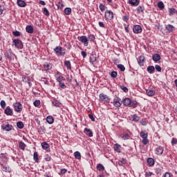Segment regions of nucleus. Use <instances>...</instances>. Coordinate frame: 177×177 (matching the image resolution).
Instances as JSON below:
<instances>
[{"instance_id":"f257e3e1","label":"nucleus","mask_w":177,"mask_h":177,"mask_svg":"<svg viewBox=\"0 0 177 177\" xmlns=\"http://www.w3.org/2000/svg\"><path fill=\"white\" fill-rule=\"evenodd\" d=\"M57 56H64L66 55V49L63 50V48L60 46H57L53 49Z\"/></svg>"},{"instance_id":"f03ea898","label":"nucleus","mask_w":177,"mask_h":177,"mask_svg":"<svg viewBox=\"0 0 177 177\" xmlns=\"http://www.w3.org/2000/svg\"><path fill=\"white\" fill-rule=\"evenodd\" d=\"M2 131H6V132H10L13 129V125L9 124L8 122H4L1 124Z\"/></svg>"},{"instance_id":"7ed1b4c3","label":"nucleus","mask_w":177,"mask_h":177,"mask_svg":"<svg viewBox=\"0 0 177 177\" xmlns=\"http://www.w3.org/2000/svg\"><path fill=\"white\" fill-rule=\"evenodd\" d=\"M12 106L14 107L15 111L17 113H21V111H23V104H21L20 102L14 103Z\"/></svg>"},{"instance_id":"20e7f679","label":"nucleus","mask_w":177,"mask_h":177,"mask_svg":"<svg viewBox=\"0 0 177 177\" xmlns=\"http://www.w3.org/2000/svg\"><path fill=\"white\" fill-rule=\"evenodd\" d=\"M0 165L1 167V170L3 171V172H8L9 174L12 172V169H10V167H9L6 162H0Z\"/></svg>"},{"instance_id":"39448f33","label":"nucleus","mask_w":177,"mask_h":177,"mask_svg":"<svg viewBox=\"0 0 177 177\" xmlns=\"http://www.w3.org/2000/svg\"><path fill=\"white\" fill-rule=\"evenodd\" d=\"M99 97L100 102H104V103H110V101L111 100V98L104 93H100Z\"/></svg>"},{"instance_id":"423d86ee","label":"nucleus","mask_w":177,"mask_h":177,"mask_svg":"<svg viewBox=\"0 0 177 177\" xmlns=\"http://www.w3.org/2000/svg\"><path fill=\"white\" fill-rule=\"evenodd\" d=\"M77 39L82 42V44H84V46H88V45H89V39L86 36H78Z\"/></svg>"},{"instance_id":"0eeeda50","label":"nucleus","mask_w":177,"mask_h":177,"mask_svg":"<svg viewBox=\"0 0 177 177\" xmlns=\"http://www.w3.org/2000/svg\"><path fill=\"white\" fill-rule=\"evenodd\" d=\"M105 20H113L114 19V12L113 11L106 10L104 13Z\"/></svg>"},{"instance_id":"6e6552de","label":"nucleus","mask_w":177,"mask_h":177,"mask_svg":"<svg viewBox=\"0 0 177 177\" xmlns=\"http://www.w3.org/2000/svg\"><path fill=\"white\" fill-rule=\"evenodd\" d=\"M12 42L15 44V48H17V49H23V41H21V40L15 39Z\"/></svg>"},{"instance_id":"1a4fd4ad","label":"nucleus","mask_w":177,"mask_h":177,"mask_svg":"<svg viewBox=\"0 0 177 177\" xmlns=\"http://www.w3.org/2000/svg\"><path fill=\"white\" fill-rule=\"evenodd\" d=\"M133 31L134 34H140L142 31V26L140 25H134L133 26Z\"/></svg>"},{"instance_id":"9d476101","label":"nucleus","mask_w":177,"mask_h":177,"mask_svg":"<svg viewBox=\"0 0 177 177\" xmlns=\"http://www.w3.org/2000/svg\"><path fill=\"white\" fill-rule=\"evenodd\" d=\"M43 66L45 71H47V73H49V74H50V71H52L53 67L52 64L46 62Z\"/></svg>"},{"instance_id":"9b49d317","label":"nucleus","mask_w":177,"mask_h":177,"mask_svg":"<svg viewBox=\"0 0 177 177\" xmlns=\"http://www.w3.org/2000/svg\"><path fill=\"white\" fill-rule=\"evenodd\" d=\"M122 104V101H121V98H120L119 97L113 100V106L115 107H121Z\"/></svg>"},{"instance_id":"f8f14e48","label":"nucleus","mask_w":177,"mask_h":177,"mask_svg":"<svg viewBox=\"0 0 177 177\" xmlns=\"http://www.w3.org/2000/svg\"><path fill=\"white\" fill-rule=\"evenodd\" d=\"M4 114H6V115H13V109L8 106L4 110Z\"/></svg>"},{"instance_id":"ddd939ff","label":"nucleus","mask_w":177,"mask_h":177,"mask_svg":"<svg viewBox=\"0 0 177 177\" xmlns=\"http://www.w3.org/2000/svg\"><path fill=\"white\" fill-rule=\"evenodd\" d=\"M131 98L129 97H125L124 99L122 100V103L126 106V107H129L131 103Z\"/></svg>"},{"instance_id":"4468645a","label":"nucleus","mask_w":177,"mask_h":177,"mask_svg":"<svg viewBox=\"0 0 177 177\" xmlns=\"http://www.w3.org/2000/svg\"><path fill=\"white\" fill-rule=\"evenodd\" d=\"M165 30L167 32H173V31H175V26L171 24H167L165 26Z\"/></svg>"},{"instance_id":"2eb2a0df","label":"nucleus","mask_w":177,"mask_h":177,"mask_svg":"<svg viewBox=\"0 0 177 177\" xmlns=\"http://www.w3.org/2000/svg\"><path fill=\"white\" fill-rule=\"evenodd\" d=\"M84 133H85L86 136H89V138H92V136H93V132L92 130H91V129L85 128Z\"/></svg>"},{"instance_id":"dca6fc26","label":"nucleus","mask_w":177,"mask_h":177,"mask_svg":"<svg viewBox=\"0 0 177 177\" xmlns=\"http://www.w3.org/2000/svg\"><path fill=\"white\" fill-rule=\"evenodd\" d=\"M12 49H9L6 50L4 53V56H6V57H7L8 60H12Z\"/></svg>"},{"instance_id":"f3484780","label":"nucleus","mask_w":177,"mask_h":177,"mask_svg":"<svg viewBox=\"0 0 177 177\" xmlns=\"http://www.w3.org/2000/svg\"><path fill=\"white\" fill-rule=\"evenodd\" d=\"M17 4L19 8H26L27 6V3L23 0H17Z\"/></svg>"},{"instance_id":"a211bd4d","label":"nucleus","mask_w":177,"mask_h":177,"mask_svg":"<svg viewBox=\"0 0 177 177\" xmlns=\"http://www.w3.org/2000/svg\"><path fill=\"white\" fill-rule=\"evenodd\" d=\"M156 153L158 154V156H161L162 153H164V147L162 146H159L156 149Z\"/></svg>"},{"instance_id":"6ab92c4d","label":"nucleus","mask_w":177,"mask_h":177,"mask_svg":"<svg viewBox=\"0 0 177 177\" xmlns=\"http://www.w3.org/2000/svg\"><path fill=\"white\" fill-rule=\"evenodd\" d=\"M138 63L139 66H145V56L140 55L138 59Z\"/></svg>"},{"instance_id":"aec40b11","label":"nucleus","mask_w":177,"mask_h":177,"mask_svg":"<svg viewBox=\"0 0 177 177\" xmlns=\"http://www.w3.org/2000/svg\"><path fill=\"white\" fill-rule=\"evenodd\" d=\"M26 147H27V145H26L24 142L23 141L19 142V149H20V150H23V151H24V150H26Z\"/></svg>"},{"instance_id":"412c9836","label":"nucleus","mask_w":177,"mask_h":177,"mask_svg":"<svg viewBox=\"0 0 177 177\" xmlns=\"http://www.w3.org/2000/svg\"><path fill=\"white\" fill-rule=\"evenodd\" d=\"M26 31L28 32V34H32L34 32V27H32L31 25H28L26 28Z\"/></svg>"},{"instance_id":"4be33fe9","label":"nucleus","mask_w":177,"mask_h":177,"mask_svg":"<svg viewBox=\"0 0 177 177\" xmlns=\"http://www.w3.org/2000/svg\"><path fill=\"white\" fill-rule=\"evenodd\" d=\"M46 131V129H45V127L44 126H40L37 129V132L38 133H39V135H44V133H45Z\"/></svg>"},{"instance_id":"5701e85b","label":"nucleus","mask_w":177,"mask_h":177,"mask_svg":"<svg viewBox=\"0 0 177 177\" xmlns=\"http://www.w3.org/2000/svg\"><path fill=\"white\" fill-rule=\"evenodd\" d=\"M152 59L155 63H157V62H160V60H161V56H160L159 54H154L152 56Z\"/></svg>"},{"instance_id":"b1692460","label":"nucleus","mask_w":177,"mask_h":177,"mask_svg":"<svg viewBox=\"0 0 177 177\" xmlns=\"http://www.w3.org/2000/svg\"><path fill=\"white\" fill-rule=\"evenodd\" d=\"M46 122H48V124H52L55 122V118H53V116L52 115H48L46 118Z\"/></svg>"},{"instance_id":"393cba45","label":"nucleus","mask_w":177,"mask_h":177,"mask_svg":"<svg viewBox=\"0 0 177 177\" xmlns=\"http://www.w3.org/2000/svg\"><path fill=\"white\" fill-rule=\"evenodd\" d=\"M147 71H148L149 74H154L156 72V68H154L153 66H149L147 68Z\"/></svg>"},{"instance_id":"a878e982","label":"nucleus","mask_w":177,"mask_h":177,"mask_svg":"<svg viewBox=\"0 0 177 177\" xmlns=\"http://www.w3.org/2000/svg\"><path fill=\"white\" fill-rule=\"evenodd\" d=\"M146 93L147 96H154L156 95V91L149 88L146 90Z\"/></svg>"},{"instance_id":"bb28decb","label":"nucleus","mask_w":177,"mask_h":177,"mask_svg":"<svg viewBox=\"0 0 177 177\" xmlns=\"http://www.w3.org/2000/svg\"><path fill=\"white\" fill-rule=\"evenodd\" d=\"M113 149L115 151H117V153H121V145L119 144H115L113 146Z\"/></svg>"},{"instance_id":"cd10ccee","label":"nucleus","mask_w":177,"mask_h":177,"mask_svg":"<svg viewBox=\"0 0 177 177\" xmlns=\"http://www.w3.org/2000/svg\"><path fill=\"white\" fill-rule=\"evenodd\" d=\"M96 168L97 171H100V172H103V171L105 169L104 166L102 165V163L97 164Z\"/></svg>"},{"instance_id":"c85d7f7f","label":"nucleus","mask_w":177,"mask_h":177,"mask_svg":"<svg viewBox=\"0 0 177 177\" xmlns=\"http://www.w3.org/2000/svg\"><path fill=\"white\" fill-rule=\"evenodd\" d=\"M169 16H173V15H177V10L174 8H169Z\"/></svg>"},{"instance_id":"c756f323","label":"nucleus","mask_w":177,"mask_h":177,"mask_svg":"<svg viewBox=\"0 0 177 177\" xmlns=\"http://www.w3.org/2000/svg\"><path fill=\"white\" fill-rule=\"evenodd\" d=\"M147 164H148L149 167L154 166V159L152 158H147Z\"/></svg>"},{"instance_id":"7c9ffc66","label":"nucleus","mask_w":177,"mask_h":177,"mask_svg":"<svg viewBox=\"0 0 177 177\" xmlns=\"http://www.w3.org/2000/svg\"><path fill=\"white\" fill-rule=\"evenodd\" d=\"M140 136L142 138V139H146L147 138L149 137V133L146 131H142L140 132Z\"/></svg>"},{"instance_id":"2f4dec72","label":"nucleus","mask_w":177,"mask_h":177,"mask_svg":"<svg viewBox=\"0 0 177 177\" xmlns=\"http://www.w3.org/2000/svg\"><path fill=\"white\" fill-rule=\"evenodd\" d=\"M56 80H57V82H59V84H60L62 82H64V81H66V78H64V77H63V75H62L57 77Z\"/></svg>"},{"instance_id":"473e14b6","label":"nucleus","mask_w":177,"mask_h":177,"mask_svg":"<svg viewBox=\"0 0 177 177\" xmlns=\"http://www.w3.org/2000/svg\"><path fill=\"white\" fill-rule=\"evenodd\" d=\"M33 160L35 162H39V158H38V152L35 151L33 153Z\"/></svg>"},{"instance_id":"72a5a7b5","label":"nucleus","mask_w":177,"mask_h":177,"mask_svg":"<svg viewBox=\"0 0 177 177\" xmlns=\"http://www.w3.org/2000/svg\"><path fill=\"white\" fill-rule=\"evenodd\" d=\"M129 3L132 5V6H138V5H139V1H138V0H129Z\"/></svg>"},{"instance_id":"f704fd0d","label":"nucleus","mask_w":177,"mask_h":177,"mask_svg":"<svg viewBox=\"0 0 177 177\" xmlns=\"http://www.w3.org/2000/svg\"><path fill=\"white\" fill-rule=\"evenodd\" d=\"M41 147L44 150H48L49 149V144L46 142H41Z\"/></svg>"},{"instance_id":"c9c22d12","label":"nucleus","mask_w":177,"mask_h":177,"mask_svg":"<svg viewBox=\"0 0 177 177\" xmlns=\"http://www.w3.org/2000/svg\"><path fill=\"white\" fill-rule=\"evenodd\" d=\"M64 66L66 67L67 70H71V62L70 61H65Z\"/></svg>"},{"instance_id":"e433bc0d","label":"nucleus","mask_w":177,"mask_h":177,"mask_svg":"<svg viewBox=\"0 0 177 177\" xmlns=\"http://www.w3.org/2000/svg\"><path fill=\"white\" fill-rule=\"evenodd\" d=\"M75 158L76 160H81V153L80 151H77L74 153Z\"/></svg>"},{"instance_id":"4c0bfd02","label":"nucleus","mask_w":177,"mask_h":177,"mask_svg":"<svg viewBox=\"0 0 177 177\" xmlns=\"http://www.w3.org/2000/svg\"><path fill=\"white\" fill-rule=\"evenodd\" d=\"M129 107H132L133 109H136V107H138V102L136 101H131V103Z\"/></svg>"},{"instance_id":"58836bf2","label":"nucleus","mask_w":177,"mask_h":177,"mask_svg":"<svg viewBox=\"0 0 177 177\" xmlns=\"http://www.w3.org/2000/svg\"><path fill=\"white\" fill-rule=\"evenodd\" d=\"M64 12L67 16H70V15H71V9L70 8H66Z\"/></svg>"},{"instance_id":"ea45409f","label":"nucleus","mask_w":177,"mask_h":177,"mask_svg":"<svg viewBox=\"0 0 177 177\" xmlns=\"http://www.w3.org/2000/svg\"><path fill=\"white\" fill-rule=\"evenodd\" d=\"M137 11L138 12V13H143V12H145V7L142 6H139L138 7H137Z\"/></svg>"},{"instance_id":"a19ab883","label":"nucleus","mask_w":177,"mask_h":177,"mask_svg":"<svg viewBox=\"0 0 177 177\" xmlns=\"http://www.w3.org/2000/svg\"><path fill=\"white\" fill-rule=\"evenodd\" d=\"M17 127L19 129H23L24 128V124L23 123V122H17Z\"/></svg>"},{"instance_id":"79ce46f5","label":"nucleus","mask_w":177,"mask_h":177,"mask_svg":"<svg viewBox=\"0 0 177 177\" xmlns=\"http://www.w3.org/2000/svg\"><path fill=\"white\" fill-rule=\"evenodd\" d=\"M118 164L120 165V167H122L124 164H127V160H125V158H122L118 161Z\"/></svg>"},{"instance_id":"37998d69","label":"nucleus","mask_w":177,"mask_h":177,"mask_svg":"<svg viewBox=\"0 0 177 177\" xmlns=\"http://www.w3.org/2000/svg\"><path fill=\"white\" fill-rule=\"evenodd\" d=\"M121 138L124 140H127L129 139V138H131V136H129V134H128V133H124L121 136Z\"/></svg>"},{"instance_id":"c03bdc74","label":"nucleus","mask_w":177,"mask_h":177,"mask_svg":"<svg viewBox=\"0 0 177 177\" xmlns=\"http://www.w3.org/2000/svg\"><path fill=\"white\" fill-rule=\"evenodd\" d=\"M158 8H159V9H164V8H165V6H164V3L162 1H159L158 3Z\"/></svg>"},{"instance_id":"a18cd8bd","label":"nucleus","mask_w":177,"mask_h":177,"mask_svg":"<svg viewBox=\"0 0 177 177\" xmlns=\"http://www.w3.org/2000/svg\"><path fill=\"white\" fill-rule=\"evenodd\" d=\"M87 38L88 41H91V42H92V41H95L96 39L94 35H88Z\"/></svg>"},{"instance_id":"49530a36","label":"nucleus","mask_w":177,"mask_h":177,"mask_svg":"<svg viewBox=\"0 0 177 177\" xmlns=\"http://www.w3.org/2000/svg\"><path fill=\"white\" fill-rule=\"evenodd\" d=\"M43 12H44V15H45V16H46L47 17H49L50 14H49V10H48V8H44Z\"/></svg>"},{"instance_id":"de8ad7c7","label":"nucleus","mask_w":177,"mask_h":177,"mask_svg":"<svg viewBox=\"0 0 177 177\" xmlns=\"http://www.w3.org/2000/svg\"><path fill=\"white\" fill-rule=\"evenodd\" d=\"M33 104L35 107H39L41 105V101L39 100H37L33 102Z\"/></svg>"},{"instance_id":"09e8293b","label":"nucleus","mask_w":177,"mask_h":177,"mask_svg":"<svg viewBox=\"0 0 177 177\" xmlns=\"http://www.w3.org/2000/svg\"><path fill=\"white\" fill-rule=\"evenodd\" d=\"M118 68H119V70H120V71H125V66H124V65L122 64H118L117 65Z\"/></svg>"},{"instance_id":"8fccbe9b","label":"nucleus","mask_w":177,"mask_h":177,"mask_svg":"<svg viewBox=\"0 0 177 177\" xmlns=\"http://www.w3.org/2000/svg\"><path fill=\"white\" fill-rule=\"evenodd\" d=\"M67 174V169H61L59 172V175H64Z\"/></svg>"},{"instance_id":"3c124183","label":"nucleus","mask_w":177,"mask_h":177,"mask_svg":"<svg viewBox=\"0 0 177 177\" xmlns=\"http://www.w3.org/2000/svg\"><path fill=\"white\" fill-rule=\"evenodd\" d=\"M120 89H122V91H123V92H125V93H127V92L129 91L127 88V87L124 85H120Z\"/></svg>"},{"instance_id":"603ef678","label":"nucleus","mask_w":177,"mask_h":177,"mask_svg":"<svg viewBox=\"0 0 177 177\" xmlns=\"http://www.w3.org/2000/svg\"><path fill=\"white\" fill-rule=\"evenodd\" d=\"M139 120H140V117L138 116L137 115H133V121H134V122H139Z\"/></svg>"},{"instance_id":"864d4df0","label":"nucleus","mask_w":177,"mask_h":177,"mask_svg":"<svg viewBox=\"0 0 177 177\" xmlns=\"http://www.w3.org/2000/svg\"><path fill=\"white\" fill-rule=\"evenodd\" d=\"M106 8L107 7H106V6H104L103 3H101L99 6V8L100 9L101 12H104V10H106Z\"/></svg>"},{"instance_id":"5fc2aeb1","label":"nucleus","mask_w":177,"mask_h":177,"mask_svg":"<svg viewBox=\"0 0 177 177\" xmlns=\"http://www.w3.org/2000/svg\"><path fill=\"white\" fill-rule=\"evenodd\" d=\"M0 106L1 109H5V108L6 107V102H5V100H1L0 102Z\"/></svg>"},{"instance_id":"6e6d98bb","label":"nucleus","mask_w":177,"mask_h":177,"mask_svg":"<svg viewBox=\"0 0 177 177\" xmlns=\"http://www.w3.org/2000/svg\"><path fill=\"white\" fill-rule=\"evenodd\" d=\"M53 106H55V107H59L60 106V102H59L58 100H54L53 102Z\"/></svg>"},{"instance_id":"4d7b16f0","label":"nucleus","mask_w":177,"mask_h":177,"mask_svg":"<svg viewBox=\"0 0 177 177\" xmlns=\"http://www.w3.org/2000/svg\"><path fill=\"white\" fill-rule=\"evenodd\" d=\"M59 86L62 89H66V88H67V86L66 85V84H64V82H63L62 83H59Z\"/></svg>"},{"instance_id":"13d9d810","label":"nucleus","mask_w":177,"mask_h":177,"mask_svg":"<svg viewBox=\"0 0 177 177\" xmlns=\"http://www.w3.org/2000/svg\"><path fill=\"white\" fill-rule=\"evenodd\" d=\"M118 73L117 71H112L111 73H110V75L111 77H112V78H117V75H118Z\"/></svg>"},{"instance_id":"bf43d9fd","label":"nucleus","mask_w":177,"mask_h":177,"mask_svg":"<svg viewBox=\"0 0 177 177\" xmlns=\"http://www.w3.org/2000/svg\"><path fill=\"white\" fill-rule=\"evenodd\" d=\"M122 20H123V21L128 23V21H129V16H128V15L123 16Z\"/></svg>"},{"instance_id":"052dcab7","label":"nucleus","mask_w":177,"mask_h":177,"mask_svg":"<svg viewBox=\"0 0 177 177\" xmlns=\"http://www.w3.org/2000/svg\"><path fill=\"white\" fill-rule=\"evenodd\" d=\"M172 146H175L177 145V139L176 138H172L171 142Z\"/></svg>"},{"instance_id":"680f3d73","label":"nucleus","mask_w":177,"mask_h":177,"mask_svg":"<svg viewBox=\"0 0 177 177\" xmlns=\"http://www.w3.org/2000/svg\"><path fill=\"white\" fill-rule=\"evenodd\" d=\"M12 34L15 37H20V35H21V32L18 30L13 31Z\"/></svg>"},{"instance_id":"e2e57ef3","label":"nucleus","mask_w":177,"mask_h":177,"mask_svg":"<svg viewBox=\"0 0 177 177\" xmlns=\"http://www.w3.org/2000/svg\"><path fill=\"white\" fill-rule=\"evenodd\" d=\"M57 8L58 9H63V8H64V5H63V3L58 2L57 4Z\"/></svg>"},{"instance_id":"0e129e2a","label":"nucleus","mask_w":177,"mask_h":177,"mask_svg":"<svg viewBox=\"0 0 177 177\" xmlns=\"http://www.w3.org/2000/svg\"><path fill=\"white\" fill-rule=\"evenodd\" d=\"M155 68L156 71H158V73H161L162 68H161V66H160V65H158V64L155 65Z\"/></svg>"},{"instance_id":"69168bd1","label":"nucleus","mask_w":177,"mask_h":177,"mask_svg":"<svg viewBox=\"0 0 177 177\" xmlns=\"http://www.w3.org/2000/svg\"><path fill=\"white\" fill-rule=\"evenodd\" d=\"M153 176H154V174L150 171H146L145 173V177H151Z\"/></svg>"},{"instance_id":"338daca9","label":"nucleus","mask_w":177,"mask_h":177,"mask_svg":"<svg viewBox=\"0 0 177 177\" xmlns=\"http://www.w3.org/2000/svg\"><path fill=\"white\" fill-rule=\"evenodd\" d=\"M44 160H46V161H50L52 160V158L50 157V156H49V154H46Z\"/></svg>"},{"instance_id":"774afa93","label":"nucleus","mask_w":177,"mask_h":177,"mask_svg":"<svg viewBox=\"0 0 177 177\" xmlns=\"http://www.w3.org/2000/svg\"><path fill=\"white\" fill-rule=\"evenodd\" d=\"M142 143L143 145H148L149 143V139L147 138H143L142 141Z\"/></svg>"}]
</instances>
